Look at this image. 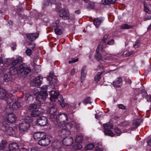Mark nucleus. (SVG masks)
I'll return each instance as SVG.
<instances>
[{"instance_id":"f257e3e1","label":"nucleus","mask_w":151,"mask_h":151,"mask_svg":"<svg viewBox=\"0 0 151 151\" xmlns=\"http://www.w3.org/2000/svg\"><path fill=\"white\" fill-rule=\"evenodd\" d=\"M22 61L21 58H19L12 61V65L15 67L10 68V72L11 75H14L17 74L19 77H25L31 72L30 68L27 67L25 63L21 64Z\"/></svg>"},{"instance_id":"f03ea898","label":"nucleus","mask_w":151,"mask_h":151,"mask_svg":"<svg viewBox=\"0 0 151 151\" xmlns=\"http://www.w3.org/2000/svg\"><path fill=\"white\" fill-rule=\"evenodd\" d=\"M50 92V99L51 101L54 102L58 99L62 107H63L65 106L66 104L65 103L63 96L59 93L58 91L53 90Z\"/></svg>"},{"instance_id":"7ed1b4c3","label":"nucleus","mask_w":151,"mask_h":151,"mask_svg":"<svg viewBox=\"0 0 151 151\" xmlns=\"http://www.w3.org/2000/svg\"><path fill=\"white\" fill-rule=\"evenodd\" d=\"M27 118H27L19 123V129L20 131H25L29 129L30 127L29 124L32 122V120L30 117Z\"/></svg>"},{"instance_id":"20e7f679","label":"nucleus","mask_w":151,"mask_h":151,"mask_svg":"<svg viewBox=\"0 0 151 151\" xmlns=\"http://www.w3.org/2000/svg\"><path fill=\"white\" fill-rule=\"evenodd\" d=\"M35 95H36V100L40 102L38 104L39 106H42V105L43 104V102L46 99L48 96L47 91H42L37 92Z\"/></svg>"},{"instance_id":"39448f33","label":"nucleus","mask_w":151,"mask_h":151,"mask_svg":"<svg viewBox=\"0 0 151 151\" xmlns=\"http://www.w3.org/2000/svg\"><path fill=\"white\" fill-rule=\"evenodd\" d=\"M55 116L59 125L63 124L68 121V115L65 113H60Z\"/></svg>"},{"instance_id":"423d86ee","label":"nucleus","mask_w":151,"mask_h":151,"mask_svg":"<svg viewBox=\"0 0 151 151\" xmlns=\"http://www.w3.org/2000/svg\"><path fill=\"white\" fill-rule=\"evenodd\" d=\"M17 117L14 114L10 113L6 116L4 119V122L6 124L8 125L10 124L14 123L16 120Z\"/></svg>"},{"instance_id":"0eeeda50","label":"nucleus","mask_w":151,"mask_h":151,"mask_svg":"<svg viewBox=\"0 0 151 151\" xmlns=\"http://www.w3.org/2000/svg\"><path fill=\"white\" fill-rule=\"evenodd\" d=\"M104 128V133L105 135L111 137L114 136L113 132L110 130V129H112L113 126L112 124L110 123L105 124L103 125Z\"/></svg>"},{"instance_id":"6e6552de","label":"nucleus","mask_w":151,"mask_h":151,"mask_svg":"<svg viewBox=\"0 0 151 151\" xmlns=\"http://www.w3.org/2000/svg\"><path fill=\"white\" fill-rule=\"evenodd\" d=\"M37 125L43 127L47 124V119L44 116H38L37 118Z\"/></svg>"},{"instance_id":"1a4fd4ad","label":"nucleus","mask_w":151,"mask_h":151,"mask_svg":"<svg viewBox=\"0 0 151 151\" xmlns=\"http://www.w3.org/2000/svg\"><path fill=\"white\" fill-rule=\"evenodd\" d=\"M2 127L3 130L6 132L9 135L12 136L15 134L16 132L15 128L13 129L12 127H9L8 125L6 126L4 125Z\"/></svg>"},{"instance_id":"9d476101","label":"nucleus","mask_w":151,"mask_h":151,"mask_svg":"<svg viewBox=\"0 0 151 151\" xmlns=\"http://www.w3.org/2000/svg\"><path fill=\"white\" fill-rule=\"evenodd\" d=\"M58 110L57 107L56 105H53L50 106L48 110V112L50 114V118L51 119L54 118L55 117V113Z\"/></svg>"},{"instance_id":"9b49d317","label":"nucleus","mask_w":151,"mask_h":151,"mask_svg":"<svg viewBox=\"0 0 151 151\" xmlns=\"http://www.w3.org/2000/svg\"><path fill=\"white\" fill-rule=\"evenodd\" d=\"M69 12L65 9H62L59 12L58 14L60 17H61L64 19H68L69 17L68 16Z\"/></svg>"},{"instance_id":"f8f14e48","label":"nucleus","mask_w":151,"mask_h":151,"mask_svg":"<svg viewBox=\"0 0 151 151\" xmlns=\"http://www.w3.org/2000/svg\"><path fill=\"white\" fill-rule=\"evenodd\" d=\"M53 74H50L48 76L47 79L48 81H49L50 85L52 88H54V86L56 85L58 82V80L55 78L52 77Z\"/></svg>"},{"instance_id":"ddd939ff","label":"nucleus","mask_w":151,"mask_h":151,"mask_svg":"<svg viewBox=\"0 0 151 151\" xmlns=\"http://www.w3.org/2000/svg\"><path fill=\"white\" fill-rule=\"evenodd\" d=\"M73 142V139L71 137H66L63 138L62 140L63 143L66 146L72 145Z\"/></svg>"},{"instance_id":"4468645a","label":"nucleus","mask_w":151,"mask_h":151,"mask_svg":"<svg viewBox=\"0 0 151 151\" xmlns=\"http://www.w3.org/2000/svg\"><path fill=\"white\" fill-rule=\"evenodd\" d=\"M50 142V140L48 137H45L44 138L38 140V143L39 145L42 146L48 145Z\"/></svg>"},{"instance_id":"2eb2a0df","label":"nucleus","mask_w":151,"mask_h":151,"mask_svg":"<svg viewBox=\"0 0 151 151\" xmlns=\"http://www.w3.org/2000/svg\"><path fill=\"white\" fill-rule=\"evenodd\" d=\"M75 123L74 121H73L72 123L69 122L67 123L66 124H62L61 125H58V126L61 129H64L66 130H69L72 127L73 125Z\"/></svg>"},{"instance_id":"dca6fc26","label":"nucleus","mask_w":151,"mask_h":151,"mask_svg":"<svg viewBox=\"0 0 151 151\" xmlns=\"http://www.w3.org/2000/svg\"><path fill=\"white\" fill-rule=\"evenodd\" d=\"M46 134L44 132H37L34 135V138L35 139L41 140L45 137Z\"/></svg>"},{"instance_id":"f3484780","label":"nucleus","mask_w":151,"mask_h":151,"mask_svg":"<svg viewBox=\"0 0 151 151\" xmlns=\"http://www.w3.org/2000/svg\"><path fill=\"white\" fill-rule=\"evenodd\" d=\"M122 78L121 77H119L113 82L112 85L115 87L119 88L122 84Z\"/></svg>"},{"instance_id":"a211bd4d","label":"nucleus","mask_w":151,"mask_h":151,"mask_svg":"<svg viewBox=\"0 0 151 151\" xmlns=\"http://www.w3.org/2000/svg\"><path fill=\"white\" fill-rule=\"evenodd\" d=\"M26 35L28 39L30 41L35 40L38 37V34L37 33L27 34Z\"/></svg>"},{"instance_id":"6ab92c4d","label":"nucleus","mask_w":151,"mask_h":151,"mask_svg":"<svg viewBox=\"0 0 151 151\" xmlns=\"http://www.w3.org/2000/svg\"><path fill=\"white\" fill-rule=\"evenodd\" d=\"M87 73V69L86 66L83 67L81 72V81L82 83L86 77Z\"/></svg>"},{"instance_id":"aec40b11","label":"nucleus","mask_w":151,"mask_h":151,"mask_svg":"<svg viewBox=\"0 0 151 151\" xmlns=\"http://www.w3.org/2000/svg\"><path fill=\"white\" fill-rule=\"evenodd\" d=\"M42 81V78L40 76H38L37 77L34 81H32L33 82V83L31 82V84L32 85H33V83H34L35 86H38L41 84Z\"/></svg>"},{"instance_id":"412c9836","label":"nucleus","mask_w":151,"mask_h":151,"mask_svg":"<svg viewBox=\"0 0 151 151\" xmlns=\"http://www.w3.org/2000/svg\"><path fill=\"white\" fill-rule=\"evenodd\" d=\"M70 134V132L69 130H66L64 129H60L58 132V134L62 137L64 136L68 135Z\"/></svg>"},{"instance_id":"4be33fe9","label":"nucleus","mask_w":151,"mask_h":151,"mask_svg":"<svg viewBox=\"0 0 151 151\" xmlns=\"http://www.w3.org/2000/svg\"><path fill=\"white\" fill-rule=\"evenodd\" d=\"M52 147L56 149H59L62 146V142L60 140L54 141L52 143Z\"/></svg>"},{"instance_id":"5701e85b","label":"nucleus","mask_w":151,"mask_h":151,"mask_svg":"<svg viewBox=\"0 0 151 151\" xmlns=\"http://www.w3.org/2000/svg\"><path fill=\"white\" fill-rule=\"evenodd\" d=\"M3 80L6 82H10L12 81V78L9 73L5 74L3 76Z\"/></svg>"},{"instance_id":"b1692460","label":"nucleus","mask_w":151,"mask_h":151,"mask_svg":"<svg viewBox=\"0 0 151 151\" xmlns=\"http://www.w3.org/2000/svg\"><path fill=\"white\" fill-rule=\"evenodd\" d=\"M42 106H39L38 104L37 105L35 104H30L28 108L30 112H33L36 110L37 108H40Z\"/></svg>"},{"instance_id":"393cba45","label":"nucleus","mask_w":151,"mask_h":151,"mask_svg":"<svg viewBox=\"0 0 151 151\" xmlns=\"http://www.w3.org/2000/svg\"><path fill=\"white\" fill-rule=\"evenodd\" d=\"M18 148V145L16 143H13L9 145V149L12 151H16Z\"/></svg>"},{"instance_id":"a878e982","label":"nucleus","mask_w":151,"mask_h":151,"mask_svg":"<svg viewBox=\"0 0 151 151\" xmlns=\"http://www.w3.org/2000/svg\"><path fill=\"white\" fill-rule=\"evenodd\" d=\"M22 105L21 103L18 101L12 104V107L13 109L16 110L19 108Z\"/></svg>"},{"instance_id":"bb28decb","label":"nucleus","mask_w":151,"mask_h":151,"mask_svg":"<svg viewBox=\"0 0 151 151\" xmlns=\"http://www.w3.org/2000/svg\"><path fill=\"white\" fill-rule=\"evenodd\" d=\"M7 95L5 90L0 88V98L2 99L5 98Z\"/></svg>"},{"instance_id":"cd10ccee","label":"nucleus","mask_w":151,"mask_h":151,"mask_svg":"<svg viewBox=\"0 0 151 151\" xmlns=\"http://www.w3.org/2000/svg\"><path fill=\"white\" fill-rule=\"evenodd\" d=\"M102 19L101 18H95L93 21V23L97 27H98L99 25L101 24L102 22Z\"/></svg>"},{"instance_id":"c85d7f7f","label":"nucleus","mask_w":151,"mask_h":151,"mask_svg":"<svg viewBox=\"0 0 151 151\" xmlns=\"http://www.w3.org/2000/svg\"><path fill=\"white\" fill-rule=\"evenodd\" d=\"M106 41L102 40L98 46V48H101V50L103 51V49L106 47Z\"/></svg>"},{"instance_id":"c756f323","label":"nucleus","mask_w":151,"mask_h":151,"mask_svg":"<svg viewBox=\"0 0 151 151\" xmlns=\"http://www.w3.org/2000/svg\"><path fill=\"white\" fill-rule=\"evenodd\" d=\"M116 1V0H102L101 3L105 5H109L114 3Z\"/></svg>"},{"instance_id":"7c9ffc66","label":"nucleus","mask_w":151,"mask_h":151,"mask_svg":"<svg viewBox=\"0 0 151 151\" xmlns=\"http://www.w3.org/2000/svg\"><path fill=\"white\" fill-rule=\"evenodd\" d=\"M142 121V119H135L132 123L133 125L137 127L140 125Z\"/></svg>"},{"instance_id":"2f4dec72","label":"nucleus","mask_w":151,"mask_h":151,"mask_svg":"<svg viewBox=\"0 0 151 151\" xmlns=\"http://www.w3.org/2000/svg\"><path fill=\"white\" fill-rule=\"evenodd\" d=\"M103 73V71L101 72H98L95 75L94 77V80L96 82H97L100 81V80L101 78V76Z\"/></svg>"},{"instance_id":"473e14b6","label":"nucleus","mask_w":151,"mask_h":151,"mask_svg":"<svg viewBox=\"0 0 151 151\" xmlns=\"http://www.w3.org/2000/svg\"><path fill=\"white\" fill-rule=\"evenodd\" d=\"M60 25V23L58 20H56L53 22L51 24L52 27L56 28L59 27Z\"/></svg>"},{"instance_id":"72a5a7b5","label":"nucleus","mask_w":151,"mask_h":151,"mask_svg":"<svg viewBox=\"0 0 151 151\" xmlns=\"http://www.w3.org/2000/svg\"><path fill=\"white\" fill-rule=\"evenodd\" d=\"M6 141L4 140H2L0 143V150H4L6 147Z\"/></svg>"},{"instance_id":"f704fd0d","label":"nucleus","mask_w":151,"mask_h":151,"mask_svg":"<svg viewBox=\"0 0 151 151\" xmlns=\"http://www.w3.org/2000/svg\"><path fill=\"white\" fill-rule=\"evenodd\" d=\"M40 113L41 112L40 111L38 110H36L30 113V114L32 117H38V116L40 114Z\"/></svg>"},{"instance_id":"c9c22d12","label":"nucleus","mask_w":151,"mask_h":151,"mask_svg":"<svg viewBox=\"0 0 151 151\" xmlns=\"http://www.w3.org/2000/svg\"><path fill=\"white\" fill-rule=\"evenodd\" d=\"M5 100L6 101L7 103L8 104H10L13 100V97L9 95L7 97V96L5 97Z\"/></svg>"},{"instance_id":"e433bc0d","label":"nucleus","mask_w":151,"mask_h":151,"mask_svg":"<svg viewBox=\"0 0 151 151\" xmlns=\"http://www.w3.org/2000/svg\"><path fill=\"white\" fill-rule=\"evenodd\" d=\"M24 99L28 101H30L31 100H33V98L32 95L28 93L25 94L24 95Z\"/></svg>"},{"instance_id":"4c0bfd02","label":"nucleus","mask_w":151,"mask_h":151,"mask_svg":"<svg viewBox=\"0 0 151 151\" xmlns=\"http://www.w3.org/2000/svg\"><path fill=\"white\" fill-rule=\"evenodd\" d=\"M94 147V145L93 143H91L87 145L85 148L86 150H90L92 149Z\"/></svg>"},{"instance_id":"58836bf2","label":"nucleus","mask_w":151,"mask_h":151,"mask_svg":"<svg viewBox=\"0 0 151 151\" xmlns=\"http://www.w3.org/2000/svg\"><path fill=\"white\" fill-rule=\"evenodd\" d=\"M55 31L56 34L60 35L63 33V31L62 29H60L58 27L55 28Z\"/></svg>"},{"instance_id":"ea45409f","label":"nucleus","mask_w":151,"mask_h":151,"mask_svg":"<svg viewBox=\"0 0 151 151\" xmlns=\"http://www.w3.org/2000/svg\"><path fill=\"white\" fill-rule=\"evenodd\" d=\"M82 140L83 137L82 136H77L75 139L76 142L78 143L81 142Z\"/></svg>"},{"instance_id":"a19ab883","label":"nucleus","mask_w":151,"mask_h":151,"mask_svg":"<svg viewBox=\"0 0 151 151\" xmlns=\"http://www.w3.org/2000/svg\"><path fill=\"white\" fill-rule=\"evenodd\" d=\"M143 3L144 5V11L145 12L148 14H150L151 13V11L149 10L148 8L147 7L146 5L144 2H143Z\"/></svg>"},{"instance_id":"79ce46f5","label":"nucleus","mask_w":151,"mask_h":151,"mask_svg":"<svg viewBox=\"0 0 151 151\" xmlns=\"http://www.w3.org/2000/svg\"><path fill=\"white\" fill-rule=\"evenodd\" d=\"M73 149L75 150H79L82 148V145L80 144H76L73 147Z\"/></svg>"},{"instance_id":"37998d69","label":"nucleus","mask_w":151,"mask_h":151,"mask_svg":"<svg viewBox=\"0 0 151 151\" xmlns=\"http://www.w3.org/2000/svg\"><path fill=\"white\" fill-rule=\"evenodd\" d=\"M95 58L98 61L102 59V56L100 53H96V54L95 55Z\"/></svg>"},{"instance_id":"c03bdc74","label":"nucleus","mask_w":151,"mask_h":151,"mask_svg":"<svg viewBox=\"0 0 151 151\" xmlns=\"http://www.w3.org/2000/svg\"><path fill=\"white\" fill-rule=\"evenodd\" d=\"M83 103L85 104H86L89 103L91 104V102L90 101V97H87L86 99L83 100Z\"/></svg>"},{"instance_id":"a18cd8bd","label":"nucleus","mask_w":151,"mask_h":151,"mask_svg":"<svg viewBox=\"0 0 151 151\" xmlns=\"http://www.w3.org/2000/svg\"><path fill=\"white\" fill-rule=\"evenodd\" d=\"M121 27V28L123 29H130L131 28H133L132 27L128 25V24H123Z\"/></svg>"},{"instance_id":"49530a36","label":"nucleus","mask_w":151,"mask_h":151,"mask_svg":"<svg viewBox=\"0 0 151 151\" xmlns=\"http://www.w3.org/2000/svg\"><path fill=\"white\" fill-rule=\"evenodd\" d=\"M26 53L28 55L31 56L32 53L31 49L29 48H27L26 50Z\"/></svg>"},{"instance_id":"de8ad7c7","label":"nucleus","mask_w":151,"mask_h":151,"mask_svg":"<svg viewBox=\"0 0 151 151\" xmlns=\"http://www.w3.org/2000/svg\"><path fill=\"white\" fill-rule=\"evenodd\" d=\"M94 6V2H90L88 4V7L90 8L93 9Z\"/></svg>"},{"instance_id":"09e8293b","label":"nucleus","mask_w":151,"mask_h":151,"mask_svg":"<svg viewBox=\"0 0 151 151\" xmlns=\"http://www.w3.org/2000/svg\"><path fill=\"white\" fill-rule=\"evenodd\" d=\"M142 96L144 98L147 97V92L144 90L142 89Z\"/></svg>"},{"instance_id":"8fccbe9b","label":"nucleus","mask_w":151,"mask_h":151,"mask_svg":"<svg viewBox=\"0 0 151 151\" xmlns=\"http://www.w3.org/2000/svg\"><path fill=\"white\" fill-rule=\"evenodd\" d=\"M114 132L118 135H119L121 134V131L120 129L118 128H116L114 129Z\"/></svg>"},{"instance_id":"3c124183","label":"nucleus","mask_w":151,"mask_h":151,"mask_svg":"<svg viewBox=\"0 0 151 151\" xmlns=\"http://www.w3.org/2000/svg\"><path fill=\"white\" fill-rule=\"evenodd\" d=\"M114 44V40L113 39L109 41L108 42L106 43L107 45H113Z\"/></svg>"},{"instance_id":"603ef678","label":"nucleus","mask_w":151,"mask_h":151,"mask_svg":"<svg viewBox=\"0 0 151 151\" xmlns=\"http://www.w3.org/2000/svg\"><path fill=\"white\" fill-rule=\"evenodd\" d=\"M78 58H77L76 59H74L73 58H72L71 59V60H69L68 61V63H75L77 61H78Z\"/></svg>"},{"instance_id":"864d4df0","label":"nucleus","mask_w":151,"mask_h":151,"mask_svg":"<svg viewBox=\"0 0 151 151\" xmlns=\"http://www.w3.org/2000/svg\"><path fill=\"white\" fill-rule=\"evenodd\" d=\"M118 107L120 109H126V107L125 106H124L122 104H120L118 105Z\"/></svg>"},{"instance_id":"5fc2aeb1","label":"nucleus","mask_w":151,"mask_h":151,"mask_svg":"<svg viewBox=\"0 0 151 151\" xmlns=\"http://www.w3.org/2000/svg\"><path fill=\"white\" fill-rule=\"evenodd\" d=\"M28 45L29 46L30 45H32V46L30 47V48H31L33 50H34V48H35V44L33 43H29Z\"/></svg>"},{"instance_id":"6e6d98bb","label":"nucleus","mask_w":151,"mask_h":151,"mask_svg":"<svg viewBox=\"0 0 151 151\" xmlns=\"http://www.w3.org/2000/svg\"><path fill=\"white\" fill-rule=\"evenodd\" d=\"M31 151H40L37 147H33L31 149Z\"/></svg>"},{"instance_id":"4d7b16f0","label":"nucleus","mask_w":151,"mask_h":151,"mask_svg":"<svg viewBox=\"0 0 151 151\" xmlns=\"http://www.w3.org/2000/svg\"><path fill=\"white\" fill-rule=\"evenodd\" d=\"M140 46V43L139 42H137L134 45V47L135 48H137L139 47Z\"/></svg>"},{"instance_id":"13d9d810","label":"nucleus","mask_w":151,"mask_h":151,"mask_svg":"<svg viewBox=\"0 0 151 151\" xmlns=\"http://www.w3.org/2000/svg\"><path fill=\"white\" fill-rule=\"evenodd\" d=\"M109 35H105V36H104L103 39L102 40H104V41H106Z\"/></svg>"},{"instance_id":"bf43d9fd","label":"nucleus","mask_w":151,"mask_h":151,"mask_svg":"<svg viewBox=\"0 0 151 151\" xmlns=\"http://www.w3.org/2000/svg\"><path fill=\"white\" fill-rule=\"evenodd\" d=\"M16 45L15 43L13 44L11 46V47L12 49L13 50H14L16 49Z\"/></svg>"},{"instance_id":"052dcab7","label":"nucleus","mask_w":151,"mask_h":151,"mask_svg":"<svg viewBox=\"0 0 151 151\" xmlns=\"http://www.w3.org/2000/svg\"><path fill=\"white\" fill-rule=\"evenodd\" d=\"M96 150L97 151H102V149L98 146H96Z\"/></svg>"},{"instance_id":"680f3d73","label":"nucleus","mask_w":151,"mask_h":151,"mask_svg":"<svg viewBox=\"0 0 151 151\" xmlns=\"http://www.w3.org/2000/svg\"><path fill=\"white\" fill-rule=\"evenodd\" d=\"M49 1H45L44 2V5L45 6H47L49 5Z\"/></svg>"},{"instance_id":"e2e57ef3","label":"nucleus","mask_w":151,"mask_h":151,"mask_svg":"<svg viewBox=\"0 0 151 151\" xmlns=\"http://www.w3.org/2000/svg\"><path fill=\"white\" fill-rule=\"evenodd\" d=\"M132 54V52H128L126 53V55L127 56H130Z\"/></svg>"},{"instance_id":"0e129e2a","label":"nucleus","mask_w":151,"mask_h":151,"mask_svg":"<svg viewBox=\"0 0 151 151\" xmlns=\"http://www.w3.org/2000/svg\"><path fill=\"white\" fill-rule=\"evenodd\" d=\"M5 69L2 66H0V73H2L4 71Z\"/></svg>"},{"instance_id":"69168bd1","label":"nucleus","mask_w":151,"mask_h":151,"mask_svg":"<svg viewBox=\"0 0 151 151\" xmlns=\"http://www.w3.org/2000/svg\"><path fill=\"white\" fill-rule=\"evenodd\" d=\"M75 69L74 68H73L71 71V73L72 75H73L75 74Z\"/></svg>"},{"instance_id":"338daca9","label":"nucleus","mask_w":151,"mask_h":151,"mask_svg":"<svg viewBox=\"0 0 151 151\" xmlns=\"http://www.w3.org/2000/svg\"><path fill=\"white\" fill-rule=\"evenodd\" d=\"M126 81L129 84H130L132 83V81L131 79L129 78H128L126 79Z\"/></svg>"},{"instance_id":"774afa93","label":"nucleus","mask_w":151,"mask_h":151,"mask_svg":"<svg viewBox=\"0 0 151 151\" xmlns=\"http://www.w3.org/2000/svg\"><path fill=\"white\" fill-rule=\"evenodd\" d=\"M19 151H28L25 148H22L20 149Z\"/></svg>"}]
</instances>
